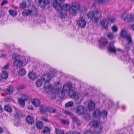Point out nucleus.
I'll list each match as a JSON object with an SVG mask.
<instances>
[{
  "instance_id": "nucleus-49",
  "label": "nucleus",
  "mask_w": 134,
  "mask_h": 134,
  "mask_svg": "<svg viewBox=\"0 0 134 134\" xmlns=\"http://www.w3.org/2000/svg\"><path fill=\"white\" fill-rule=\"evenodd\" d=\"M8 3V1L6 0H3L1 4V5L3 6L5 4H7Z\"/></svg>"
},
{
  "instance_id": "nucleus-59",
  "label": "nucleus",
  "mask_w": 134,
  "mask_h": 134,
  "mask_svg": "<svg viewBox=\"0 0 134 134\" xmlns=\"http://www.w3.org/2000/svg\"><path fill=\"white\" fill-rule=\"evenodd\" d=\"M108 20L110 21L112 23L114 22L115 21V19L114 18L111 19L110 18H109L108 19Z\"/></svg>"
},
{
  "instance_id": "nucleus-12",
  "label": "nucleus",
  "mask_w": 134,
  "mask_h": 134,
  "mask_svg": "<svg viewBox=\"0 0 134 134\" xmlns=\"http://www.w3.org/2000/svg\"><path fill=\"white\" fill-rule=\"evenodd\" d=\"M109 22L107 19L104 18L100 21L101 26L105 29H107L108 27Z\"/></svg>"
},
{
  "instance_id": "nucleus-54",
  "label": "nucleus",
  "mask_w": 134,
  "mask_h": 134,
  "mask_svg": "<svg viewBox=\"0 0 134 134\" xmlns=\"http://www.w3.org/2000/svg\"><path fill=\"white\" fill-rule=\"evenodd\" d=\"M47 108L46 107H45V108H44L43 110L41 111V112L43 113H45L47 111Z\"/></svg>"
},
{
  "instance_id": "nucleus-8",
  "label": "nucleus",
  "mask_w": 134,
  "mask_h": 134,
  "mask_svg": "<svg viewBox=\"0 0 134 134\" xmlns=\"http://www.w3.org/2000/svg\"><path fill=\"white\" fill-rule=\"evenodd\" d=\"M83 97L82 94L80 93H78L76 95L74 98L75 101V103L76 104L80 103L82 100Z\"/></svg>"
},
{
  "instance_id": "nucleus-50",
  "label": "nucleus",
  "mask_w": 134,
  "mask_h": 134,
  "mask_svg": "<svg viewBox=\"0 0 134 134\" xmlns=\"http://www.w3.org/2000/svg\"><path fill=\"white\" fill-rule=\"evenodd\" d=\"M84 134H93L92 131L91 130H87L84 133Z\"/></svg>"
},
{
  "instance_id": "nucleus-15",
  "label": "nucleus",
  "mask_w": 134,
  "mask_h": 134,
  "mask_svg": "<svg viewBox=\"0 0 134 134\" xmlns=\"http://www.w3.org/2000/svg\"><path fill=\"white\" fill-rule=\"evenodd\" d=\"M54 93L56 94L58 97L60 98H63L64 96L65 93L64 91H61L60 90L54 92Z\"/></svg>"
},
{
  "instance_id": "nucleus-32",
  "label": "nucleus",
  "mask_w": 134,
  "mask_h": 134,
  "mask_svg": "<svg viewBox=\"0 0 134 134\" xmlns=\"http://www.w3.org/2000/svg\"><path fill=\"white\" fill-rule=\"evenodd\" d=\"M95 129V132L97 134L100 133L102 130L103 127L100 126H97Z\"/></svg>"
},
{
  "instance_id": "nucleus-17",
  "label": "nucleus",
  "mask_w": 134,
  "mask_h": 134,
  "mask_svg": "<svg viewBox=\"0 0 134 134\" xmlns=\"http://www.w3.org/2000/svg\"><path fill=\"white\" fill-rule=\"evenodd\" d=\"M108 41L107 40L104 38H102L99 41L100 45L105 46L108 43Z\"/></svg>"
},
{
  "instance_id": "nucleus-40",
  "label": "nucleus",
  "mask_w": 134,
  "mask_h": 134,
  "mask_svg": "<svg viewBox=\"0 0 134 134\" xmlns=\"http://www.w3.org/2000/svg\"><path fill=\"white\" fill-rule=\"evenodd\" d=\"M126 40L128 43H130L132 42V40L130 36L129 35H127L125 37Z\"/></svg>"
},
{
  "instance_id": "nucleus-35",
  "label": "nucleus",
  "mask_w": 134,
  "mask_h": 134,
  "mask_svg": "<svg viewBox=\"0 0 134 134\" xmlns=\"http://www.w3.org/2000/svg\"><path fill=\"white\" fill-rule=\"evenodd\" d=\"M9 13L13 17L15 16L17 14V12L16 11L12 10H9Z\"/></svg>"
},
{
  "instance_id": "nucleus-48",
  "label": "nucleus",
  "mask_w": 134,
  "mask_h": 134,
  "mask_svg": "<svg viewBox=\"0 0 134 134\" xmlns=\"http://www.w3.org/2000/svg\"><path fill=\"white\" fill-rule=\"evenodd\" d=\"M107 36L110 39H112L113 37V34L112 33H109L108 34Z\"/></svg>"
},
{
  "instance_id": "nucleus-13",
  "label": "nucleus",
  "mask_w": 134,
  "mask_h": 134,
  "mask_svg": "<svg viewBox=\"0 0 134 134\" xmlns=\"http://www.w3.org/2000/svg\"><path fill=\"white\" fill-rule=\"evenodd\" d=\"M27 2L29 3V5H31L30 1L28 0H23L22 2L19 4L20 8L23 9L25 8L26 7V4Z\"/></svg>"
},
{
  "instance_id": "nucleus-43",
  "label": "nucleus",
  "mask_w": 134,
  "mask_h": 134,
  "mask_svg": "<svg viewBox=\"0 0 134 134\" xmlns=\"http://www.w3.org/2000/svg\"><path fill=\"white\" fill-rule=\"evenodd\" d=\"M60 121L63 124H69V121L67 120L61 119L60 120Z\"/></svg>"
},
{
  "instance_id": "nucleus-19",
  "label": "nucleus",
  "mask_w": 134,
  "mask_h": 134,
  "mask_svg": "<svg viewBox=\"0 0 134 134\" xmlns=\"http://www.w3.org/2000/svg\"><path fill=\"white\" fill-rule=\"evenodd\" d=\"M71 87L72 85L70 83H67L64 85L63 87V88L64 91H70Z\"/></svg>"
},
{
  "instance_id": "nucleus-62",
  "label": "nucleus",
  "mask_w": 134,
  "mask_h": 134,
  "mask_svg": "<svg viewBox=\"0 0 134 134\" xmlns=\"http://www.w3.org/2000/svg\"><path fill=\"white\" fill-rule=\"evenodd\" d=\"M3 111V109L1 107V106L0 105V113H2Z\"/></svg>"
},
{
  "instance_id": "nucleus-61",
  "label": "nucleus",
  "mask_w": 134,
  "mask_h": 134,
  "mask_svg": "<svg viewBox=\"0 0 134 134\" xmlns=\"http://www.w3.org/2000/svg\"><path fill=\"white\" fill-rule=\"evenodd\" d=\"M28 109L32 110L33 109V107L32 106H29L28 108Z\"/></svg>"
},
{
  "instance_id": "nucleus-36",
  "label": "nucleus",
  "mask_w": 134,
  "mask_h": 134,
  "mask_svg": "<svg viewBox=\"0 0 134 134\" xmlns=\"http://www.w3.org/2000/svg\"><path fill=\"white\" fill-rule=\"evenodd\" d=\"M42 132L44 133H49L50 129L48 127H44L43 130L42 131Z\"/></svg>"
},
{
  "instance_id": "nucleus-30",
  "label": "nucleus",
  "mask_w": 134,
  "mask_h": 134,
  "mask_svg": "<svg viewBox=\"0 0 134 134\" xmlns=\"http://www.w3.org/2000/svg\"><path fill=\"white\" fill-rule=\"evenodd\" d=\"M42 80L41 79H38L36 81V85L37 87H40L42 84Z\"/></svg>"
},
{
  "instance_id": "nucleus-10",
  "label": "nucleus",
  "mask_w": 134,
  "mask_h": 134,
  "mask_svg": "<svg viewBox=\"0 0 134 134\" xmlns=\"http://www.w3.org/2000/svg\"><path fill=\"white\" fill-rule=\"evenodd\" d=\"M44 91L47 93L50 92L51 90L53 93H54L53 90H52V85L50 83H45L44 85Z\"/></svg>"
},
{
  "instance_id": "nucleus-37",
  "label": "nucleus",
  "mask_w": 134,
  "mask_h": 134,
  "mask_svg": "<svg viewBox=\"0 0 134 134\" xmlns=\"http://www.w3.org/2000/svg\"><path fill=\"white\" fill-rule=\"evenodd\" d=\"M121 36L123 37H125L127 35L126 31L124 30H122L121 33Z\"/></svg>"
},
{
  "instance_id": "nucleus-55",
  "label": "nucleus",
  "mask_w": 134,
  "mask_h": 134,
  "mask_svg": "<svg viewBox=\"0 0 134 134\" xmlns=\"http://www.w3.org/2000/svg\"><path fill=\"white\" fill-rule=\"evenodd\" d=\"M45 107L43 105H42L40 107V110L41 112L42 110H43L44 108H45Z\"/></svg>"
},
{
  "instance_id": "nucleus-53",
  "label": "nucleus",
  "mask_w": 134,
  "mask_h": 134,
  "mask_svg": "<svg viewBox=\"0 0 134 134\" xmlns=\"http://www.w3.org/2000/svg\"><path fill=\"white\" fill-rule=\"evenodd\" d=\"M5 13L4 12L2 11V10H0V16H3L4 15Z\"/></svg>"
},
{
  "instance_id": "nucleus-11",
  "label": "nucleus",
  "mask_w": 134,
  "mask_h": 134,
  "mask_svg": "<svg viewBox=\"0 0 134 134\" xmlns=\"http://www.w3.org/2000/svg\"><path fill=\"white\" fill-rule=\"evenodd\" d=\"M62 87V85L59 82H57L55 84L52 88V90L54 92L60 90Z\"/></svg>"
},
{
  "instance_id": "nucleus-31",
  "label": "nucleus",
  "mask_w": 134,
  "mask_h": 134,
  "mask_svg": "<svg viewBox=\"0 0 134 134\" xmlns=\"http://www.w3.org/2000/svg\"><path fill=\"white\" fill-rule=\"evenodd\" d=\"M59 17L62 19H65L67 17V15L65 13L60 12L59 14Z\"/></svg>"
},
{
  "instance_id": "nucleus-42",
  "label": "nucleus",
  "mask_w": 134,
  "mask_h": 134,
  "mask_svg": "<svg viewBox=\"0 0 134 134\" xmlns=\"http://www.w3.org/2000/svg\"><path fill=\"white\" fill-rule=\"evenodd\" d=\"M85 118L86 120H89L91 119V116L90 114L86 113L85 116Z\"/></svg>"
},
{
  "instance_id": "nucleus-58",
  "label": "nucleus",
  "mask_w": 134,
  "mask_h": 134,
  "mask_svg": "<svg viewBox=\"0 0 134 134\" xmlns=\"http://www.w3.org/2000/svg\"><path fill=\"white\" fill-rule=\"evenodd\" d=\"M8 68V64H7L5 66H4L3 68L4 69H7Z\"/></svg>"
},
{
  "instance_id": "nucleus-7",
  "label": "nucleus",
  "mask_w": 134,
  "mask_h": 134,
  "mask_svg": "<svg viewBox=\"0 0 134 134\" xmlns=\"http://www.w3.org/2000/svg\"><path fill=\"white\" fill-rule=\"evenodd\" d=\"M75 110L76 113L80 115L84 114L85 111L84 107L81 105L76 106Z\"/></svg>"
},
{
  "instance_id": "nucleus-23",
  "label": "nucleus",
  "mask_w": 134,
  "mask_h": 134,
  "mask_svg": "<svg viewBox=\"0 0 134 134\" xmlns=\"http://www.w3.org/2000/svg\"><path fill=\"white\" fill-rule=\"evenodd\" d=\"M21 115L22 114L20 111L18 109L16 110V112L14 115V118L15 119H17L19 118Z\"/></svg>"
},
{
  "instance_id": "nucleus-28",
  "label": "nucleus",
  "mask_w": 134,
  "mask_h": 134,
  "mask_svg": "<svg viewBox=\"0 0 134 134\" xmlns=\"http://www.w3.org/2000/svg\"><path fill=\"white\" fill-rule=\"evenodd\" d=\"M8 74L7 72L2 71L1 74V77L2 79H6L8 77Z\"/></svg>"
},
{
  "instance_id": "nucleus-14",
  "label": "nucleus",
  "mask_w": 134,
  "mask_h": 134,
  "mask_svg": "<svg viewBox=\"0 0 134 134\" xmlns=\"http://www.w3.org/2000/svg\"><path fill=\"white\" fill-rule=\"evenodd\" d=\"M108 49L109 51L111 52L115 53L116 52V49L114 46L113 42H111L110 43Z\"/></svg>"
},
{
  "instance_id": "nucleus-46",
  "label": "nucleus",
  "mask_w": 134,
  "mask_h": 134,
  "mask_svg": "<svg viewBox=\"0 0 134 134\" xmlns=\"http://www.w3.org/2000/svg\"><path fill=\"white\" fill-rule=\"evenodd\" d=\"M63 113L68 115H71L72 114L69 111L67 110H63Z\"/></svg>"
},
{
  "instance_id": "nucleus-45",
  "label": "nucleus",
  "mask_w": 134,
  "mask_h": 134,
  "mask_svg": "<svg viewBox=\"0 0 134 134\" xmlns=\"http://www.w3.org/2000/svg\"><path fill=\"white\" fill-rule=\"evenodd\" d=\"M113 31L114 32H115L117 31L118 29L117 27L115 25L113 26L111 28Z\"/></svg>"
},
{
  "instance_id": "nucleus-5",
  "label": "nucleus",
  "mask_w": 134,
  "mask_h": 134,
  "mask_svg": "<svg viewBox=\"0 0 134 134\" xmlns=\"http://www.w3.org/2000/svg\"><path fill=\"white\" fill-rule=\"evenodd\" d=\"M71 10L70 12V14L72 16H75L76 13V12L79 9L82 12H83L84 11L86 10L85 8L84 7H80L79 5L72 4L71 7Z\"/></svg>"
},
{
  "instance_id": "nucleus-60",
  "label": "nucleus",
  "mask_w": 134,
  "mask_h": 134,
  "mask_svg": "<svg viewBox=\"0 0 134 134\" xmlns=\"http://www.w3.org/2000/svg\"><path fill=\"white\" fill-rule=\"evenodd\" d=\"M130 29L134 31V25H131Z\"/></svg>"
},
{
  "instance_id": "nucleus-21",
  "label": "nucleus",
  "mask_w": 134,
  "mask_h": 134,
  "mask_svg": "<svg viewBox=\"0 0 134 134\" xmlns=\"http://www.w3.org/2000/svg\"><path fill=\"white\" fill-rule=\"evenodd\" d=\"M31 102L32 104L36 107L39 106L40 104V102L39 100L37 99H32Z\"/></svg>"
},
{
  "instance_id": "nucleus-44",
  "label": "nucleus",
  "mask_w": 134,
  "mask_h": 134,
  "mask_svg": "<svg viewBox=\"0 0 134 134\" xmlns=\"http://www.w3.org/2000/svg\"><path fill=\"white\" fill-rule=\"evenodd\" d=\"M22 98L24 100H26L29 98V97L27 95L25 94H23L22 95Z\"/></svg>"
},
{
  "instance_id": "nucleus-1",
  "label": "nucleus",
  "mask_w": 134,
  "mask_h": 134,
  "mask_svg": "<svg viewBox=\"0 0 134 134\" xmlns=\"http://www.w3.org/2000/svg\"><path fill=\"white\" fill-rule=\"evenodd\" d=\"M102 17L101 13L98 10L90 11L85 15L81 13L79 19L77 23V25L80 27H84L86 24V21L90 18L93 24H98L100 18Z\"/></svg>"
},
{
  "instance_id": "nucleus-52",
  "label": "nucleus",
  "mask_w": 134,
  "mask_h": 134,
  "mask_svg": "<svg viewBox=\"0 0 134 134\" xmlns=\"http://www.w3.org/2000/svg\"><path fill=\"white\" fill-rule=\"evenodd\" d=\"M4 109L6 112H8V105H5L4 107Z\"/></svg>"
},
{
  "instance_id": "nucleus-16",
  "label": "nucleus",
  "mask_w": 134,
  "mask_h": 134,
  "mask_svg": "<svg viewBox=\"0 0 134 134\" xmlns=\"http://www.w3.org/2000/svg\"><path fill=\"white\" fill-rule=\"evenodd\" d=\"M101 112L100 110L97 109L95 110L92 114L94 118L98 117L100 116Z\"/></svg>"
},
{
  "instance_id": "nucleus-47",
  "label": "nucleus",
  "mask_w": 134,
  "mask_h": 134,
  "mask_svg": "<svg viewBox=\"0 0 134 134\" xmlns=\"http://www.w3.org/2000/svg\"><path fill=\"white\" fill-rule=\"evenodd\" d=\"M13 90V88L12 86H10L9 87V94L12 93Z\"/></svg>"
},
{
  "instance_id": "nucleus-29",
  "label": "nucleus",
  "mask_w": 134,
  "mask_h": 134,
  "mask_svg": "<svg viewBox=\"0 0 134 134\" xmlns=\"http://www.w3.org/2000/svg\"><path fill=\"white\" fill-rule=\"evenodd\" d=\"M76 95V93L72 90H70L68 93V95L70 98H74Z\"/></svg>"
},
{
  "instance_id": "nucleus-41",
  "label": "nucleus",
  "mask_w": 134,
  "mask_h": 134,
  "mask_svg": "<svg viewBox=\"0 0 134 134\" xmlns=\"http://www.w3.org/2000/svg\"><path fill=\"white\" fill-rule=\"evenodd\" d=\"M72 119V121L74 122H79V119L76 116H72L71 117Z\"/></svg>"
},
{
  "instance_id": "nucleus-33",
  "label": "nucleus",
  "mask_w": 134,
  "mask_h": 134,
  "mask_svg": "<svg viewBox=\"0 0 134 134\" xmlns=\"http://www.w3.org/2000/svg\"><path fill=\"white\" fill-rule=\"evenodd\" d=\"M25 101L23 98H21L18 99V102L21 106L24 107L25 105Z\"/></svg>"
},
{
  "instance_id": "nucleus-51",
  "label": "nucleus",
  "mask_w": 134,
  "mask_h": 134,
  "mask_svg": "<svg viewBox=\"0 0 134 134\" xmlns=\"http://www.w3.org/2000/svg\"><path fill=\"white\" fill-rule=\"evenodd\" d=\"M25 88V86L23 85L20 86L18 87V90H22L24 89Z\"/></svg>"
},
{
  "instance_id": "nucleus-34",
  "label": "nucleus",
  "mask_w": 134,
  "mask_h": 134,
  "mask_svg": "<svg viewBox=\"0 0 134 134\" xmlns=\"http://www.w3.org/2000/svg\"><path fill=\"white\" fill-rule=\"evenodd\" d=\"M74 104V102L72 101H70L65 104V107L66 108L70 107L72 106Z\"/></svg>"
},
{
  "instance_id": "nucleus-26",
  "label": "nucleus",
  "mask_w": 134,
  "mask_h": 134,
  "mask_svg": "<svg viewBox=\"0 0 134 134\" xmlns=\"http://www.w3.org/2000/svg\"><path fill=\"white\" fill-rule=\"evenodd\" d=\"M29 78L31 79H34L36 77V74L32 72H30L28 74Z\"/></svg>"
},
{
  "instance_id": "nucleus-24",
  "label": "nucleus",
  "mask_w": 134,
  "mask_h": 134,
  "mask_svg": "<svg viewBox=\"0 0 134 134\" xmlns=\"http://www.w3.org/2000/svg\"><path fill=\"white\" fill-rule=\"evenodd\" d=\"M88 106L89 109L91 110L93 109L95 107V104L92 100H90L89 102Z\"/></svg>"
},
{
  "instance_id": "nucleus-57",
  "label": "nucleus",
  "mask_w": 134,
  "mask_h": 134,
  "mask_svg": "<svg viewBox=\"0 0 134 134\" xmlns=\"http://www.w3.org/2000/svg\"><path fill=\"white\" fill-rule=\"evenodd\" d=\"M97 1L99 4L103 3L104 2V0H98Z\"/></svg>"
},
{
  "instance_id": "nucleus-6",
  "label": "nucleus",
  "mask_w": 134,
  "mask_h": 134,
  "mask_svg": "<svg viewBox=\"0 0 134 134\" xmlns=\"http://www.w3.org/2000/svg\"><path fill=\"white\" fill-rule=\"evenodd\" d=\"M121 18L124 20H127L129 22L132 21L133 19V15L129 13L122 14L121 16Z\"/></svg>"
},
{
  "instance_id": "nucleus-38",
  "label": "nucleus",
  "mask_w": 134,
  "mask_h": 134,
  "mask_svg": "<svg viewBox=\"0 0 134 134\" xmlns=\"http://www.w3.org/2000/svg\"><path fill=\"white\" fill-rule=\"evenodd\" d=\"M56 134H64V131L59 129H55Z\"/></svg>"
},
{
  "instance_id": "nucleus-22",
  "label": "nucleus",
  "mask_w": 134,
  "mask_h": 134,
  "mask_svg": "<svg viewBox=\"0 0 134 134\" xmlns=\"http://www.w3.org/2000/svg\"><path fill=\"white\" fill-rule=\"evenodd\" d=\"M32 11L29 9H25L22 12V14L24 16H27L32 13Z\"/></svg>"
},
{
  "instance_id": "nucleus-63",
  "label": "nucleus",
  "mask_w": 134,
  "mask_h": 134,
  "mask_svg": "<svg viewBox=\"0 0 134 134\" xmlns=\"http://www.w3.org/2000/svg\"><path fill=\"white\" fill-rule=\"evenodd\" d=\"M75 133L74 132H68L66 134H75Z\"/></svg>"
},
{
  "instance_id": "nucleus-64",
  "label": "nucleus",
  "mask_w": 134,
  "mask_h": 134,
  "mask_svg": "<svg viewBox=\"0 0 134 134\" xmlns=\"http://www.w3.org/2000/svg\"><path fill=\"white\" fill-rule=\"evenodd\" d=\"M6 55L5 54H3L2 55L1 57H3V58H4L5 57Z\"/></svg>"
},
{
  "instance_id": "nucleus-20",
  "label": "nucleus",
  "mask_w": 134,
  "mask_h": 134,
  "mask_svg": "<svg viewBox=\"0 0 134 134\" xmlns=\"http://www.w3.org/2000/svg\"><path fill=\"white\" fill-rule=\"evenodd\" d=\"M89 124L91 127H96L99 125V123L97 121L93 120L90 122Z\"/></svg>"
},
{
  "instance_id": "nucleus-4",
  "label": "nucleus",
  "mask_w": 134,
  "mask_h": 134,
  "mask_svg": "<svg viewBox=\"0 0 134 134\" xmlns=\"http://www.w3.org/2000/svg\"><path fill=\"white\" fill-rule=\"evenodd\" d=\"M55 73V72L53 70H51L47 74L43 75L41 76V79L45 83H48L51 80V78L54 76Z\"/></svg>"
},
{
  "instance_id": "nucleus-27",
  "label": "nucleus",
  "mask_w": 134,
  "mask_h": 134,
  "mask_svg": "<svg viewBox=\"0 0 134 134\" xmlns=\"http://www.w3.org/2000/svg\"><path fill=\"white\" fill-rule=\"evenodd\" d=\"M18 73L20 76H23L26 74V71L24 69L21 68L19 69Z\"/></svg>"
},
{
  "instance_id": "nucleus-3",
  "label": "nucleus",
  "mask_w": 134,
  "mask_h": 134,
  "mask_svg": "<svg viewBox=\"0 0 134 134\" xmlns=\"http://www.w3.org/2000/svg\"><path fill=\"white\" fill-rule=\"evenodd\" d=\"M15 59L13 63L14 65L16 68H19L23 66L24 64H26L27 63L26 58L24 57H22L21 59H17L15 57H14Z\"/></svg>"
},
{
  "instance_id": "nucleus-2",
  "label": "nucleus",
  "mask_w": 134,
  "mask_h": 134,
  "mask_svg": "<svg viewBox=\"0 0 134 134\" xmlns=\"http://www.w3.org/2000/svg\"><path fill=\"white\" fill-rule=\"evenodd\" d=\"M65 0H54L53 6L57 11H60L63 10L65 11H69L71 8L70 4H65L62 5Z\"/></svg>"
},
{
  "instance_id": "nucleus-9",
  "label": "nucleus",
  "mask_w": 134,
  "mask_h": 134,
  "mask_svg": "<svg viewBox=\"0 0 134 134\" xmlns=\"http://www.w3.org/2000/svg\"><path fill=\"white\" fill-rule=\"evenodd\" d=\"M38 2L40 7L44 8L46 5H48L50 2L48 0H38Z\"/></svg>"
},
{
  "instance_id": "nucleus-18",
  "label": "nucleus",
  "mask_w": 134,
  "mask_h": 134,
  "mask_svg": "<svg viewBox=\"0 0 134 134\" xmlns=\"http://www.w3.org/2000/svg\"><path fill=\"white\" fill-rule=\"evenodd\" d=\"M26 120L27 123L29 124H32L34 123V120L33 117L30 115L26 117Z\"/></svg>"
},
{
  "instance_id": "nucleus-56",
  "label": "nucleus",
  "mask_w": 134,
  "mask_h": 134,
  "mask_svg": "<svg viewBox=\"0 0 134 134\" xmlns=\"http://www.w3.org/2000/svg\"><path fill=\"white\" fill-rule=\"evenodd\" d=\"M49 112L51 113H55L56 111V110L54 109H53L51 111H49Z\"/></svg>"
},
{
  "instance_id": "nucleus-25",
  "label": "nucleus",
  "mask_w": 134,
  "mask_h": 134,
  "mask_svg": "<svg viewBox=\"0 0 134 134\" xmlns=\"http://www.w3.org/2000/svg\"><path fill=\"white\" fill-rule=\"evenodd\" d=\"M35 125L36 127L39 130L41 129L43 126L42 122L40 121H37Z\"/></svg>"
},
{
  "instance_id": "nucleus-39",
  "label": "nucleus",
  "mask_w": 134,
  "mask_h": 134,
  "mask_svg": "<svg viewBox=\"0 0 134 134\" xmlns=\"http://www.w3.org/2000/svg\"><path fill=\"white\" fill-rule=\"evenodd\" d=\"M107 112L105 110H104L101 112L100 116H102L103 117H106L107 116Z\"/></svg>"
}]
</instances>
